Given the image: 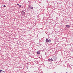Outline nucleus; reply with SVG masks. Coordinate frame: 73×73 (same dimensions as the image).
I'll list each match as a JSON object with an SVG mask.
<instances>
[{
	"label": "nucleus",
	"instance_id": "obj_1",
	"mask_svg": "<svg viewBox=\"0 0 73 73\" xmlns=\"http://www.w3.org/2000/svg\"><path fill=\"white\" fill-rule=\"evenodd\" d=\"M46 42H51V40L50 39L49 40H48V39H46Z\"/></svg>",
	"mask_w": 73,
	"mask_h": 73
},
{
	"label": "nucleus",
	"instance_id": "obj_2",
	"mask_svg": "<svg viewBox=\"0 0 73 73\" xmlns=\"http://www.w3.org/2000/svg\"><path fill=\"white\" fill-rule=\"evenodd\" d=\"M52 58L53 59V61H56V57L54 56V57H53Z\"/></svg>",
	"mask_w": 73,
	"mask_h": 73
},
{
	"label": "nucleus",
	"instance_id": "obj_3",
	"mask_svg": "<svg viewBox=\"0 0 73 73\" xmlns=\"http://www.w3.org/2000/svg\"><path fill=\"white\" fill-rule=\"evenodd\" d=\"M21 13L22 15H25V13L23 11H22Z\"/></svg>",
	"mask_w": 73,
	"mask_h": 73
},
{
	"label": "nucleus",
	"instance_id": "obj_4",
	"mask_svg": "<svg viewBox=\"0 0 73 73\" xmlns=\"http://www.w3.org/2000/svg\"><path fill=\"white\" fill-rule=\"evenodd\" d=\"M48 61H53V59H52V58H51V59H49L48 60Z\"/></svg>",
	"mask_w": 73,
	"mask_h": 73
},
{
	"label": "nucleus",
	"instance_id": "obj_5",
	"mask_svg": "<svg viewBox=\"0 0 73 73\" xmlns=\"http://www.w3.org/2000/svg\"><path fill=\"white\" fill-rule=\"evenodd\" d=\"M66 27L67 28H70V26L69 25H66Z\"/></svg>",
	"mask_w": 73,
	"mask_h": 73
},
{
	"label": "nucleus",
	"instance_id": "obj_6",
	"mask_svg": "<svg viewBox=\"0 0 73 73\" xmlns=\"http://www.w3.org/2000/svg\"><path fill=\"white\" fill-rule=\"evenodd\" d=\"M37 54H40V51H38L37 52Z\"/></svg>",
	"mask_w": 73,
	"mask_h": 73
},
{
	"label": "nucleus",
	"instance_id": "obj_7",
	"mask_svg": "<svg viewBox=\"0 0 73 73\" xmlns=\"http://www.w3.org/2000/svg\"><path fill=\"white\" fill-rule=\"evenodd\" d=\"M29 8L30 9H33V7H29Z\"/></svg>",
	"mask_w": 73,
	"mask_h": 73
},
{
	"label": "nucleus",
	"instance_id": "obj_8",
	"mask_svg": "<svg viewBox=\"0 0 73 73\" xmlns=\"http://www.w3.org/2000/svg\"><path fill=\"white\" fill-rule=\"evenodd\" d=\"M1 72H4V71L1 70H0V73H1Z\"/></svg>",
	"mask_w": 73,
	"mask_h": 73
},
{
	"label": "nucleus",
	"instance_id": "obj_9",
	"mask_svg": "<svg viewBox=\"0 0 73 73\" xmlns=\"http://www.w3.org/2000/svg\"><path fill=\"white\" fill-rule=\"evenodd\" d=\"M19 6H20L19 7V8H20V7H21V5H19Z\"/></svg>",
	"mask_w": 73,
	"mask_h": 73
},
{
	"label": "nucleus",
	"instance_id": "obj_10",
	"mask_svg": "<svg viewBox=\"0 0 73 73\" xmlns=\"http://www.w3.org/2000/svg\"><path fill=\"white\" fill-rule=\"evenodd\" d=\"M3 7H6V6H5V5H4L3 6Z\"/></svg>",
	"mask_w": 73,
	"mask_h": 73
},
{
	"label": "nucleus",
	"instance_id": "obj_11",
	"mask_svg": "<svg viewBox=\"0 0 73 73\" xmlns=\"http://www.w3.org/2000/svg\"><path fill=\"white\" fill-rule=\"evenodd\" d=\"M17 5H19V6L20 5H19V4H17Z\"/></svg>",
	"mask_w": 73,
	"mask_h": 73
},
{
	"label": "nucleus",
	"instance_id": "obj_12",
	"mask_svg": "<svg viewBox=\"0 0 73 73\" xmlns=\"http://www.w3.org/2000/svg\"><path fill=\"white\" fill-rule=\"evenodd\" d=\"M27 69H28V67H27Z\"/></svg>",
	"mask_w": 73,
	"mask_h": 73
}]
</instances>
